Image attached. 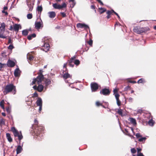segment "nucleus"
<instances>
[{
	"label": "nucleus",
	"instance_id": "nucleus-1",
	"mask_svg": "<svg viewBox=\"0 0 156 156\" xmlns=\"http://www.w3.org/2000/svg\"><path fill=\"white\" fill-rule=\"evenodd\" d=\"M44 79V76L42 75L41 74L38 76L36 78L33 79L31 84L33 85L36 83H37L38 84V86H37L36 85L33 86V88L34 90H36L39 92H41L43 91L44 89V86L40 84V83Z\"/></svg>",
	"mask_w": 156,
	"mask_h": 156
},
{
	"label": "nucleus",
	"instance_id": "nucleus-2",
	"mask_svg": "<svg viewBox=\"0 0 156 156\" xmlns=\"http://www.w3.org/2000/svg\"><path fill=\"white\" fill-rule=\"evenodd\" d=\"M12 91L13 94H16V86L13 84L12 83L9 84L5 87L3 91V93L4 95L7 94Z\"/></svg>",
	"mask_w": 156,
	"mask_h": 156
},
{
	"label": "nucleus",
	"instance_id": "nucleus-3",
	"mask_svg": "<svg viewBox=\"0 0 156 156\" xmlns=\"http://www.w3.org/2000/svg\"><path fill=\"white\" fill-rule=\"evenodd\" d=\"M44 129V128L43 126H40L37 127L36 129L35 132H36L35 137L37 139L41 140L43 136L42 132Z\"/></svg>",
	"mask_w": 156,
	"mask_h": 156
},
{
	"label": "nucleus",
	"instance_id": "nucleus-4",
	"mask_svg": "<svg viewBox=\"0 0 156 156\" xmlns=\"http://www.w3.org/2000/svg\"><path fill=\"white\" fill-rule=\"evenodd\" d=\"M149 30L150 29L148 27H140L139 26H136L134 27L133 31L134 32L140 34L145 33Z\"/></svg>",
	"mask_w": 156,
	"mask_h": 156
},
{
	"label": "nucleus",
	"instance_id": "nucleus-5",
	"mask_svg": "<svg viewBox=\"0 0 156 156\" xmlns=\"http://www.w3.org/2000/svg\"><path fill=\"white\" fill-rule=\"evenodd\" d=\"M67 62L64 63L63 66V70L61 71L62 73L63 77L65 79H67L69 78H71V76H70L68 73V71L67 70L66 65Z\"/></svg>",
	"mask_w": 156,
	"mask_h": 156
},
{
	"label": "nucleus",
	"instance_id": "nucleus-6",
	"mask_svg": "<svg viewBox=\"0 0 156 156\" xmlns=\"http://www.w3.org/2000/svg\"><path fill=\"white\" fill-rule=\"evenodd\" d=\"M11 130L13 132L14 136L15 137H17L19 140L20 141L23 138L21 132H20L19 133L14 127L12 128Z\"/></svg>",
	"mask_w": 156,
	"mask_h": 156
},
{
	"label": "nucleus",
	"instance_id": "nucleus-7",
	"mask_svg": "<svg viewBox=\"0 0 156 156\" xmlns=\"http://www.w3.org/2000/svg\"><path fill=\"white\" fill-rule=\"evenodd\" d=\"M90 87L92 92L96 91L98 88V85L96 83H92L90 84Z\"/></svg>",
	"mask_w": 156,
	"mask_h": 156
},
{
	"label": "nucleus",
	"instance_id": "nucleus-8",
	"mask_svg": "<svg viewBox=\"0 0 156 156\" xmlns=\"http://www.w3.org/2000/svg\"><path fill=\"white\" fill-rule=\"evenodd\" d=\"M40 20L41 21L36 22L35 23V27L36 29H39L41 27H43V22L41 19Z\"/></svg>",
	"mask_w": 156,
	"mask_h": 156
},
{
	"label": "nucleus",
	"instance_id": "nucleus-9",
	"mask_svg": "<svg viewBox=\"0 0 156 156\" xmlns=\"http://www.w3.org/2000/svg\"><path fill=\"white\" fill-rule=\"evenodd\" d=\"M42 46L44 48H42V49L43 51L47 52L49 50V45L48 43L47 42H44V45H42Z\"/></svg>",
	"mask_w": 156,
	"mask_h": 156
},
{
	"label": "nucleus",
	"instance_id": "nucleus-10",
	"mask_svg": "<svg viewBox=\"0 0 156 156\" xmlns=\"http://www.w3.org/2000/svg\"><path fill=\"white\" fill-rule=\"evenodd\" d=\"M76 27L78 28H84L85 29L89 28L88 26L85 24L78 23L77 24Z\"/></svg>",
	"mask_w": 156,
	"mask_h": 156
},
{
	"label": "nucleus",
	"instance_id": "nucleus-11",
	"mask_svg": "<svg viewBox=\"0 0 156 156\" xmlns=\"http://www.w3.org/2000/svg\"><path fill=\"white\" fill-rule=\"evenodd\" d=\"M49 17L51 19L54 18L56 16V13L55 12L51 11L48 13Z\"/></svg>",
	"mask_w": 156,
	"mask_h": 156
},
{
	"label": "nucleus",
	"instance_id": "nucleus-12",
	"mask_svg": "<svg viewBox=\"0 0 156 156\" xmlns=\"http://www.w3.org/2000/svg\"><path fill=\"white\" fill-rule=\"evenodd\" d=\"M20 71L19 68H17L14 71V75L15 77H19L20 74Z\"/></svg>",
	"mask_w": 156,
	"mask_h": 156
},
{
	"label": "nucleus",
	"instance_id": "nucleus-13",
	"mask_svg": "<svg viewBox=\"0 0 156 156\" xmlns=\"http://www.w3.org/2000/svg\"><path fill=\"white\" fill-rule=\"evenodd\" d=\"M13 28L15 31L17 32L19 29L21 28V26L20 24H15L13 26Z\"/></svg>",
	"mask_w": 156,
	"mask_h": 156
},
{
	"label": "nucleus",
	"instance_id": "nucleus-14",
	"mask_svg": "<svg viewBox=\"0 0 156 156\" xmlns=\"http://www.w3.org/2000/svg\"><path fill=\"white\" fill-rule=\"evenodd\" d=\"M7 64L8 66L12 67L14 66L15 65V63L13 61L9 60L8 61Z\"/></svg>",
	"mask_w": 156,
	"mask_h": 156
},
{
	"label": "nucleus",
	"instance_id": "nucleus-15",
	"mask_svg": "<svg viewBox=\"0 0 156 156\" xmlns=\"http://www.w3.org/2000/svg\"><path fill=\"white\" fill-rule=\"evenodd\" d=\"M120 96V95L119 94H116L115 95V98L116 100V102L117 105L119 106H120L121 105V101H120L119 98Z\"/></svg>",
	"mask_w": 156,
	"mask_h": 156
},
{
	"label": "nucleus",
	"instance_id": "nucleus-16",
	"mask_svg": "<svg viewBox=\"0 0 156 156\" xmlns=\"http://www.w3.org/2000/svg\"><path fill=\"white\" fill-rule=\"evenodd\" d=\"M36 104L37 106H41L42 105V99L40 98H38L36 102Z\"/></svg>",
	"mask_w": 156,
	"mask_h": 156
},
{
	"label": "nucleus",
	"instance_id": "nucleus-17",
	"mask_svg": "<svg viewBox=\"0 0 156 156\" xmlns=\"http://www.w3.org/2000/svg\"><path fill=\"white\" fill-rule=\"evenodd\" d=\"M22 150V146L20 145L18 146L16 149V154H19L20 153Z\"/></svg>",
	"mask_w": 156,
	"mask_h": 156
},
{
	"label": "nucleus",
	"instance_id": "nucleus-18",
	"mask_svg": "<svg viewBox=\"0 0 156 156\" xmlns=\"http://www.w3.org/2000/svg\"><path fill=\"white\" fill-rule=\"evenodd\" d=\"M100 93L104 95H107V89H102L100 91Z\"/></svg>",
	"mask_w": 156,
	"mask_h": 156
},
{
	"label": "nucleus",
	"instance_id": "nucleus-19",
	"mask_svg": "<svg viewBox=\"0 0 156 156\" xmlns=\"http://www.w3.org/2000/svg\"><path fill=\"white\" fill-rule=\"evenodd\" d=\"M27 58L29 62V61H31L33 60L34 58V57L33 56L31 55L29 53L27 55Z\"/></svg>",
	"mask_w": 156,
	"mask_h": 156
},
{
	"label": "nucleus",
	"instance_id": "nucleus-20",
	"mask_svg": "<svg viewBox=\"0 0 156 156\" xmlns=\"http://www.w3.org/2000/svg\"><path fill=\"white\" fill-rule=\"evenodd\" d=\"M5 24L3 23L1 24V26L0 27V31H2L3 33H4L5 29Z\"/></svg>",
	"mask_w": 156,
	"mask_h": 156
},
{
	"label": "nucleus",
	"instance_id": "nucleus-21",
	"mask_svg": "<svg viewBox=\"0 0 156 156\" xmlns=\"http://www.w3.org/2000/svg\"><path fill=\"white\" fill-rule=\"evenodd\" d=\"M44 81L45 84V86H47L49 85L51 83V80L48 79H45L44 80Z\"/></svg>",
	"mask_w": 156,
	"mask_h": 156
},
{
	"label": "nucleus",
	"instance_id": "nucleus-22",
	"mask_svg": "<svg viewBox=\"0 0 156 156\" xmlns=\"http://www.w3.org/2000/svg\"><path fill=\"white\" fill-rule=\"evenodd\" d=\"M27 5L29 8V10L32 11L33 7V4L31 2L27 3Z\"/></svg>",
	"mask_w": 156,
	"mask_h": 156
},
{
	"label": "nucleus",
	"instance_id": "nucleus-23",
	"mask_svg": "<svg viewBox=\"0 0 156 156\" xmlns=\"http://www.w3.org/2000/svg\"><path fill=\"white\" fill-rule=\"evenodd\" d=\"M69 2L72 3L70 5V7L72 8H73L76 4L75 0H69Z\"/></svg>",
	"mask_w": 156,
	"mask_h": 156
},
{
	"label": "nucleus",
	"instance_id": "nucleus-24",
	"mask_svg": "<svg viewBox=\"0 0 156 156\" xmlns=\"http://www.w3.org/2000/svg\"><path fill=\"white\" fill-rule=\"evenodd\" d=\"M6 137L8 139V140L10 142L12 141V139L11 136L10 135L9 133H7L6 134Z\"/></svg>",
	"mask_w": 156,
	"mask_h": 156
},
{
	"label": "nucleus",
	"instance_id": "nucleus-25",
	"mask_svg": "<svg viewBox=\"0 0 156 156\" xmlns=\"http://www.w3.org/2000/svg\"><path fill=\"white\" fill-rule=\"evenodd\" d=\"M53 7L56 9H61L60 5L58 4L57 3H54L53 4Z\"/></svg>",
	"mask_w": 156,
	"mask_h": 156
},
{
	"label": "nucleus",
	"instance_id": "nucleus-26",
	"mask_svg": "<svg viewBox=\"0 0 156 156\" xmlns=\"http://www.w3.org/2000/svg\"><path fill=\"white\" fill-rule=\"evenodd\" d=\"M36 35L35 34H33L30 35H29L27 36V38L29 40H31L32 38L35 37Z\"/></svg>",
	"mask_w": 156,
	"mask_h": 156
},
{
	"label": "nucleus",
	"instance_id": "nucleus-27",
	"mask_svg": "<svg viewBox=\"0 0 156 156\" xmlns=\"http://www.w3.org/2000/svg\"><path fill=\"white\" fill-rule=\"evenodd\" d=\"M99 12L100 14H102L106 11L105 9L102 8H99Z\"/></svg>",
	"mask_w": 156,
	"mask_h": 156
},
{
	"label": "nucleus",
	"instance_id": "nucleus-28",
	"mask_svg": "<svg viewBox=\"0 0 156 156\" xmlns=\"http://www.w3.org/2000/svg\"><path fill=\"white\" fill-rule=\"evenodd\" d=\"M130 121L133 124H136V120L135 119L132 118H130Z\"/></svg>",
	"mask_w": 156,
	"mask_h": 156
},
{
	"label": "nucleus",
	"instance_id": "nucleus-29",
	"mask_svg": "<svg viewBox=\"0 0 156 156\" xmlns=\"http://www.w3.org/2000/svg\"><path fill=\"white\" fill-rule=\"evenodd\" d=\"M146 139V138L145 137H143L142 136L141 137L139 138L138 140L140 142H144L145 141Z\"/></svg>",
	"mask_w": 156,
	"mask_h": 156
},
{
	"label": "nucleus",
	"instance_id": "nucleus-30",
	"mask_svg": "<svg viewBox=\"0 0 156 156\" xmlns=\"http://www.w3.org/2000/svg\"><path fill=\"white\" fill-rule=\"evenodd\" d=\"M154 123V122L152 119H150L148 122V124L151 126H153Z\"/></svg>",
	"mask_w": 156,
	"mask_h": 156
},
{
	"label": "nucleus",
	"instance_id": "nucleus-31",
	"mask_svg": "<svg viewBox=\"0 0 156 156\" xmlns=\"http://www.w3.org/2000/svg\"><path fill=\"white\" fill-rule=\"evenodd\" d=\"M146 81L143 78H141L140 80H139L138 81L137 83H145Z\"/></svg>",
	"mask_w": 156,
	"mask_h": 156
},
{
	"label": "nucleus",
	"instance_id": "nucleus-32",
	"mask_svg": "<svg viewBox=\"0 0 156 156\" xmlns=\"http://www.w3.org/2000/svg\"><path fill=\"white\" fill-rule=\"evenodd\" d=\"M114 12L115 11L113 9L110 11L108 10V19L110 17V15L112 14V13H114Z\"/></svg>",
	"mask_w": 156,
	"mask_h": 156
},
{
	"label": "nucleus",
	"instance_id": "nucleus-33",
	"mask_svg": "<svg viewBox=\"0 0 156 156\" xmlns=\"http://www.w3.org/2000/svg\"><path fill=\"white\" fill-rule=\"evenodd\" d=\"M4 101L3 100H2L0 102V106L3 109H4Z\"/></svg>",
	"mask_w": 156,
	"mask_h": 156
},
{
	"label": "nucleus",
	"instance_id": "nucleus-34",
	"mask_svg": "<svg viewBox=\"0 0 156 156\" xmlns=\"http://www.w3.org/2000/svg\"><path fill=\"white\" fill-rule=\"evenodd\" d=\"M68 62H69V65L70 67H73L74 66V63L73 62H72L71 60H69Z\"/></svg>",
	"mask_w": 156,
	"mask_h": 156
},
{
	"label": "nucleus",
	"instance_id": "nucleus-35",
	"mask_svg": "<svg viewBox=\"0 0 156 156\" xmlns=\"http://www.w3.org/2000/svg\"><path fill=\"white\" fill-rule=\"evenodd\" d=\"M4 33L2 32V31H0V38H6V37L3 34Z\"/></svg>",
	"mask_w": 156,
	"mask_h": 156
},
{
	"label": "nucleus",
	"instance_id": "nucleus-36",
	"mask_svg": "<svg viewBox=\"0 0 156 156\" xmlns=\"http://www.w3.org/2000/svg\"><path fill=\"white\" fill-rule=\"evenodd\" d=\"M28 34V32L27 30H24L22 31V34L24 35H27Z\"/></svg>",
	"mask_w": 156,
	"mask_h": 156
},
{
	"label": "nucleus",
	"instance_id": "nucleus-37",
	"mask_svg": "<svg viewBox=\"0 0 156 156\" xmlns=\"http://www.w3.org/2000/svg\"><path fill=\"white\" fill-rule=\"evenodd\" d=\"M117 113L119 115L122 116V110L121 109H118Z\"/></svg>",
	"mask_w": 156,
	"mask_h": 156
},
{
	"label": "nucleus",
	"instance_id": "nucleus-38",
	"mask_svg": "<svg viewBox=\"0 0 156 156\" xmlns=\"http://www.w3.org/2000/svg\"><path fill=\"white\" fill-rule=\"evenodd\" d=\"M118 90L117 88L113 90L114 94L115 97V95L117 94H119L118 93Z\"/></svg>",
	"mask_w": 156,
	"mask_h": 156
},
{
	"label": "nucleus",
	"instance_id": "nucleus-39",
	"mask_svg": "<svg viewBox=\"0 0 156 156\" xmlns=\"http://www.w3.org/2000/svg\"><path fill=\"white\" fill-rule=\"evenodd\" d=\"M73 62L74 64L76 65H79L80 63V62L78 60H76Z\"/></svg>",
	"mask_w": 156,
	"mask_h": 156
},
{
	"label": "nucleus",
	"instance_id": "nucleus-40",
	"mask_svg": "<svg viewBox=\"0 0 156 156\" xmlns=\"http://www.w3.org/2000/svg\"><path fill=\"white\" fill-rule=\"evenodd\" d=\"M37 11L38 12H41L42 10V8L41 6H38L37 7Z\"/></svg>",
	"mask_w": 156,
	"mask_h": 156
},
{
	"label": "nucleus",
	"instance_id": "nucleus-41",
	"mask_svg": "<svg viewBox=\"0 0 156 156\" xmlns=\"http://www.w3.org/2000/svg\"><path fill=\"white\" fill-rule=\"evenodd\" d=\"M27 17L28 19H31L32 18V14L29 13L27 15Z\"/></svg>",
	"mask_w": 156,
	"mask_h": 156
},
{
	"label": "nucleus",
	"instance_id": "nucleus-42",
	"mask_svg": "<svg viewBox=\"0 0 156 156\" xmlns=\"http://www.w3.org/2000/svg\"><path fill=\"white\" fill-rule=\"evenodd\" d=\"M131 151L132 153L135 154L136 152V150L134 148H132L131 149Z\"/></svg>",
	"mask_w": 156,
	"mask_h": 156
},
{
	"label": "nucleus",
	"instance_id": "nucleus-43",
	"mask_svg": "<svg viewBox=\"0 0 156 156\" xmlns=\"http://www.w3.org/2000/svg\"><path fill=\"white\" fill-rule=\"evenodd\" d=\"M125 131L126 132V135H128V136H130V134L128 131V129H125Z\"/></svg>",
	"mask_w": 156,
	"mask_h": 156
},
{
	"label": "nucleus",
	"instance_id": "nucleus-44",
	"mask_svg": "<svg viewBox=\"0 0 156 156\" xmlns=\"http://www.w3.org/2000/svg\"><path fill=\"white\" fill-rule=\"evenodd\" d=\"M136 136L137 138H140L142 137V136L141 135L140 133H137L136 134Z\"/></svg>",
	"mask_w": 156,
	"mask_h": 156
},
{
	"label": "nucleus",
	"instance_id": "nucleus-45",
	"mask_svg": "<svg viewBox=\"0 0 156 156\" xmlns=\"http://www.w3.org/2000/svg\"><path fill=\"white\" fill-rule=\"evenodd\" d=\"M14 48L12 44H10L8 47V49L10 50H12Z\"/></svg>",
	"mask_w": 156,
	"mask_h": 156
},
{
	"label": "nucleus",
	"instance_id": "nucleus-46",
	"mask_svg": "<svg viewBox=\"0 0 156 156\" xmlns=\"http://www.w3.org/2000/svg\"><path fill=\"white\" fill-rule=\"evenodd\" d=\"M88 43L90 46H92L93 43V41L91 40H90L88 42Z\"/></svg>",
	"mask_w": 156,
	"mask_h": 156
},
{
	"label": "nucleus",
	"instance_id": "nucleus-47",
	"mask_svg": "<svg viewBox=\"0 0 156 156\" xmlns=\"http://www.w3.org/2000/svg\"><path fill=\"white\" fill-rule=\"evenodd\" d=\"M127 100L128 101L130 102H132L133 101V99L132 98L129 97L127 98Z\"/></svg>",
	"mask_w": 156,
	"mask_h": 156
},
{
	"label": "nucleus",
	"instance_id": "nucleus-48",
	"mask_svg": "<svg viewBox=\"0 0 156 156\" xmlns=\"http://www.w3.org/2000/svg\"><path fill=\"white\" fill-rule=\"evenodd\" d=\"M96 105L98 106H99L100 105L102 106L101 104L98 101H96Z\"/></svg>",
	"mask_w": 156,
	"mask_h": 156
},
{
	"label": "nucleus",
	"instance_id": "nucleus-49",
	"mask_svg": "<svg viewBox=\"0 0 156 156\" xmlns=\"http://www.w3.org/2000/svg\"><path fill=\"white\" fill-rule=\"evenodd\" d=\"M76 58V56H74L73 57H72L71 59L69 60H71L72 62H74Z\"/></svg>",
	"mask_w": 156,
	"mask_h": 156
},
{
	"label": "nucleus",
	"instance_id": "nucleus-50",
	"mask_svg": "<svg viewBox=\"0 0 156 156\" xmlns=\"http://www.w3.org/2000/svg\"><path fill=\"white\" fill-rule=\"evenodd\" d=\"M61 9L62 8H65L66 7V5L65 3H63L62 5H60Z\"/></svg>",
	"mask_w": 156,
	"mask_h": 156
},
{
	"label": "nucleus",
	"instance_id": "nucleus-51",
	"mask_svg": "<svg viewBox=\"0 0 156 156\" xmlns=\"http://www.w3.org/2000/svg\"><path fill=\"white\" fill-rule=\"evenodd\" d=\"M60 13L63 17H65L66 16V14L64 12H61Z\"/></svg>",
	"mask_w": 156,
	"mask_h": 156
},
{
	"label": "nucleus",
	"instance_id": "nucleus-52",
	"mask_svg": "<svg viewBox=\"0 0 156 156\" xmlns=\"http://www.w3.org/2000/svg\"><path fill=\"white\" fill-rule=\"evenodd\" d=\"M130 89V87L129 86H126V87H125V90H128L129 89Z\"/></svg>",
	"mask_w": 156,
	"mask_h": 156
},
{
	"label": "nucleus",
	"instance_id": "nucleus-53",
	"mask_svg": "<svg viewBox=\"0 0 156 156\" xmlns=\"http://www.w3.org/2000/svg\"><path fill=\"white\" fill-rule=\"evenodd\" d=\"M128 82L129 83H136V82L135 81H132L131 80H129Z\"/></svg>",
	"mask_w": 156,
	"mask_h": 156
},
{
	"label": "nucleus",
	"instance_id": "nucleus-54",
	"mask_svg": "<svg viewBox=\"0 0 156 156\" xmlns=\"http://www.w3.org/2000/svg\"><path fill=\"white\" fill-rule=\"evenodd\" d=\"M97 2H98L101 5H103V4L102 2L101 1V0H96Z\"/></svg>",
	"mask_w": 156,
	"mask_h": 156
},
{
	"label": "nucleus",
	"instance_id": "nucleus-55",
	"mask_svg": "<svg viewBox=\"0 0 156 156\" xmlns=\"http://www.w3.org/2000/svg\"><path fill=\"white\" fill-rule=\"evenodd\" d=\"M6 110L7 112L9 113L10 112V109L9 107L7 108H6Z\"/></svg>",
	"mask_w": 156,
	"mask_h": 156
},
{
	"label": "nucleus",
	"instance_id": "nucleus-56",
	"mask_svg": "<svg viewBox=\"0 0 156 156\" xmlns=\"http://www.w3.org/2000/svg\"><path fill=\"white\" fill-rule=\"evenodd\" d=\"M114 13L118 16V18L119 20L120 19L119 16V15L117 13L115 12H114Z\"/></svg>",
	"mask_w": 156,
	"mask_h": 156
},
{
	"label": "nucleus",
	"instance_id": "nucleus-57",
	"mask_svg": "<svg viewBox=\"0 0 156 156\" xmlns=\"http://www.w3.org/2000/svg\"><path fill=\"white\" fill-rule=\"evenodd\" d=\"M12 41L11 40V39L9 38V39L8 41V43L9 44H12Z\"/></svg>",
	"mask_w": 156,
	"mask_h": 156
},
{
	"label": "nucleus",
	"instance_id": "nucleus-58",
	"mask_svg": "<svg viewBox=\"0 0 156 156\" xmlns=\"http://www.w3.org/2000/svg\"><path fill=\"white\" fill-rule=\"evenodd\" d=\"M39 106V112L40 113L41 111L42 110V105Z\"/></svg>",
	"mask_w": 156,
	"mask_h": 156
},
{
	"label": "nucleus",
	"instance_id": "nucleus-59",
	"mask_svg": "<svg viewBox=\"0 0 156 156\" xmlns=\"http://www.w3.org/2000/svg\"><path fill=\"white\" fill-rule=\"evenodd\" d=\"M137 156H144L143 154L141 153H140L139 154H138L137 155Z\"/></svg>",
	"mask_w": 156,
	"mask_h": 156
},
{
	"label": "nucleus",
	"instance_id": "nucleus-60",
	"mask_svg": "<svg viewBox=\"0 0 156 156\" xmlns=\"http://www.w3.org/2000/svg\"><path fill=\"white\" fill-rule=\"evenodd\" d=\"M34 122V123H35V124L37 126L38 122V121H37V120L36 119H35Z\"/></svg>",
	"mask_w": 156,
	"mask_h": 156
},
{
	"label": "nucleus",
	"instance_id": "nucleus-61",
	"mask_svg": "<svg viewBox=\"0 0 156 156\" xmlns=\"http://www.w3.org/2000/svg\"><path fill=\"white\" fill-rule=\"evenodd\" d=\"M33 96L34 97H37L38 94L37 93H35L34 94Z\"/></svg>",
	"mask_w": 156,
	"mask_h": 156
},
{
	"label": "nucleus",
	"instance_id": "nucleus-62",
	"mask_svg": "<svg viewBox=\"0 0 156 156\" xmlns=\"http://www.w3.org/2000/svg\"><path fill=\"white\" fill-rule=\"evenodd\" d=\"M137 151L138 153H139V152L141 151V149L140 148H137Z\"/></svg>",
	"mask_w": 156,
	"mask_h": 156
},
{
	"label": "nucleus",
	"instance_id": "nucleus-63",
	"mask_svg": "<svg viewBox=\"0 0 156 156\" xmlns=\"http://www.w3.org/2000/svg\"><path fill=\"white\" fill-rule=\"evenodd\" d=\"M3 64L0 63V70H1L3 67Z\"/></svg>",
	"mask_w": 156,
	"mask_h": 156
},
{
	"label": "nucleus",
	"instance_id": "nucleus-64",
	"mask_svg": "<svg viewBox=\"0 0 156 156\" xmlns=\"http://www.w3.org/2000/svg\"><path fill=\"white\" fill-rule=\"evenodd\" d=\"M2 12L3 13H5V14L6 15H8L7 12H5L4 10L2 11Z\"/></svg>",
	"mask_w": 156,
	"mask_h": 156
}]
</instances>
